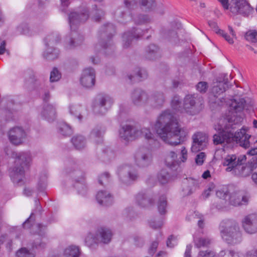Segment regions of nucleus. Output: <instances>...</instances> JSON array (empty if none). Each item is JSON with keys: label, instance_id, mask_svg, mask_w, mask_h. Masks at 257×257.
Listing matches in <instances>:
<instances>
[{"label": "nucleus", "instance_id": "obj_22", "mask_svg": "<svg viewBox=\"0 0 257 257\" xmlns=\"http://www.w3.org/2000/svg\"><path fill=\"white\" fill-rule=\"evenodd\" d=\"M165 101L164 93L161 91L153 92L150 96H149V106L154 108L161 107Z\"/></svg>", "mask_w": 257, "mask_h": 257}, {"label": "nucleus", "instance_id": "obj_43", "mask_svg": "<svg viewBox=\"0 0 257 257\" xmlns=\"http://www.w3.org/2000/svg\"><path fill=\"white\" fill-rule=\"evenodd\" d=\"M141 8L146 12L152 11L156 6L155 0H139Z\"/></svg>", "mask_w": 257, "mask_h": 257}, {"label": "nucleus", "instance_id": "obj_60", "mask_svg": "<svg viewBox=\"0 0 257 257\" xmlns=\"http://www.w3.org/2000/svg\"><path fill=\"white\" fill-rule=\"evenodd\" d=\"M110 175L107 172L102 174L98 177V182L100 184L103 185L109 182Z\"/></svg>", "mask_w": 257, "mask_h": 257}, {"label": "nucleus", "instance_id": "obj_51", "mask_svg": "<svg viewBox=\"0 0 257 257\" xmlns=\"http://www.w3.org/2000/svg\"><path fill=\"white\" fill-rule=\"evenodd\" d=\"M165 37L172 42L176 43L178 41L177 33L175 30H168L165 32Z\"/></svg>", "mask_w": 257, "mask_h": 257}, {"label": "nucleus", "instance_id": "obj_9", "mask_svg": "<svg viewBox=\"0 0 257 257\" xmlns=\"http://www.w3.org/2000/svg\"><path fill=\"white\" fill-rule=\"evenodd\" d=\"M26 137V132L22 127H14L8 132L9 140L15 146L23 144Z\"/></svg>", "mask_w": 257, "mask_h": 257}, {"label": "nucleus", "instance_id": "obj_50", "mask_svg": "<svg viewBox=\"0 0 257 257\" xmlns=\"http://www.w3.org/2000/svg\"><path fill=\"white\" fill-rule=\"evenodd\" d=\"M216 196L225 201V202L228 200L229 195L228 189L226 188H223L218 189L216 192Z\"/></svg>", "mask_w": 257, "mask_h": 257}, {"label": "nucleus", "instance_id": "obj_46", "mask_svg": "<svg viewBox=\"0 0 257 257\" xmlns=\"http://www.w3.org/2000/svg\"><path fill=\"white\" fill-rule=\"evenodd\" d=\"M97 238L96 232L95 233H88L85 239V244L89 247H93L95 244L99 243L98 241L96 239Z\"/></svg>", "mask_w": 257, "mask_h": 257}, {"label": "nucleus", "instance_id": "obj_29", "mask_svg": "<svg viewBox=\"0 0 257 257\" xmlns=\"http://www.w3.org/2000/svg\"><path fill=\"white\" fill-rule=\"evenodd\" d=\"M98 203L103 206H109L112 204L113 198L111 194L106 191H100L96 195Z\"/></svg>", "mask_w": 257, "mask_h": 257}, {"label": "nucleus", "instance_id": "obj_20", "mask_svg": "<svg viewBox=\"0 0 257 257\" xmlns=\"http://www.w3.org/2000/svg\"><path fill=\"white\" fill-rule=\"evenodd\" d=\"M131 98L133 103L136 105H149V95L143 90L135 89L132 94Z\"/></svg>", "mask_w": 257, "mask_h": 257}, {"label": "nucleus", "instance_id": "obj_27", "mask_svg": "<svg viewBox=\"0 0 257 257\" xmlns=\"http://www.w3.org/2000/svg\"><path fill=\"white\" fill-rule=\"evenodd\" d=\"M97 240L99 243H108L111 239L112 235L111 230L107 228L100 227L96 231Z\"/></svg>", "mask_w": 257, "mask_h": 257}, {"label": "nucleus", "instance_id": "obj_4", "mask_svg": "<svg viewBox=\"0 0 257 257\" xmlns=\"http://www.w3.org/2000/svg\"><path fill=\"white\" fill-rule=\"evenodd\" d=\"M221 238L228 244L234 245L242 240V234L237 223L233 220H222L219 226Z\"/></svg>", "mask_w": 257, "mask_h": 257}, {"label": "nucleus", "instance_id": "obj_49", "mask_svg": "<svg viewBox=\"0 0 257 257\" xmlns=\"http://www.w3.org/2000/svg\"><path fill=\"white\" fill-rule=\"evenodd\" d=\"M17 257H35V253L26 247H22L16 252Z\"/></svg>", "mask_w": 257, "mask_h": 257}, {"label": "nucleus", "instance_id": "obj_31", "mask_svg": "<svg viewBox=\"0 0 257 257\" xmlns=\"http://www.w3.org/2000/svg\"><path fill=\"white\" fill-rule=\"evenodd\" d=\"M138 204L142 207H148L154 203V200L147 194L143 192L138 193L136 196Z\"/></svg>", "mask_w": 257, "mask_h": 257}, {"label": "nucleus", "instance_id": "obj_19", "mask_svg": "<svg viewBox=\"0 0 257 257\" xmlns=\"http://www.w3.org/2000/svg\"><path fill=\"white\" fill-rule=\"evenodd\" d=\"M135 159L138 166L145 167L150 163L151 161V155L148 149L142 148L139 149L136 152Z\"/></svg>", "mask_w": 257, "mask_h": 257}, {"label": "nucleus", "instance_id": "obj_7", "mask_svg": "<svg viewBox=\"0 0 257 257\" xmlns=\"http://www.w3.org/2000/svg\"><path fill=\"white\" fill-rule=\"evenodd\" d=\"M226 83L227 81L217 80L213 82L209 94L210 101L218 104H219V102L222 103L225 101V99L223 97H218L225 91Z\"/></svg>", "mask_w": 257, "mask_h": 257}, {"label": "nucleus", "instance_id": "obj_14", "mask_svg": "<svg viewBox=\"0 0 257 257\" xmlns=\"http://www.w3.org/2000/svg\"><path fill=\"white\" fill-rule=\"evenodd\" d=\"M246 159V156L240 155L238 158L235 155H227L223 160V165L226 166V171H232L233 169H237L239 166Z\"/></svg>", "mask_w": 257, "mask_h": 257}, {"label": "nucleus", "instance_id": "obj_48", "mask_svg": "<svg viewBox=\"0 0 257 257\" xmlns=\"http://www.w3.org/2000/svg\"><path fill=\"white\" fill-rule=\"evenodd\" d=\"M82 107L79 105H71L69 107L70 113L73 115L75 117L78 118L79 120H81L82 119V115L80 114V110Z\"/></svg>", "mask_w": 257, "mask_h": 257}, {"label": "nucleus", "instance_id": "obj_45", "mask_svg": "<svg viewBox=\"0 0 257 257\" xmlns=\"http://www.w3.org/2000/svg\"><path fill=\"white\" fill-rule=\"evenodd\" d=\"M157 179L161 184H164L169 181L170 175L166 169H162L158 173Z\"/></svg>", "mask_w": 257, "mask_h": 257}, {"label": "nucleus", "instance_id": "obj_32", "mask_svg": "<svg viewBox=\"0 0 257 257\" xmlns=\"http://www.w3.org/2000/svg\"><path fill=\"white\" fill-rule=\"evenodd\" d=\"M35 209L31 213L30 216L23 223V226L24 228H29L32 225L33 223L34 222V215L35 213H41L42 207L40 204L39 201L38 200H35Z\"/></svg>", "mask_w": 257, "mask_h": 257}, {"label": "nucleus", "instance_id": "obj_15", "mask_svg": "<svg viewBox=\"0 0 257 257\" xmlns=\"http://www.w3.org/2000/svg\"><path fill=\"white\" fill-rule=\"evenodd\" d=\"M80 81L81 85L84 87H93L95 82V72L94 69L87 68L84 69Z\"/></svg>", "mask_w": 257, "mask_h": 257}, {"label": "nucleus", "instance_id": "obj_11", "mask_svg": "<svg viewBox=\"0 0 257 257\" xmlns=\"http://www.w3.org/2000/svg\"><path fill=\"white\" fill-rule=\"evenodd\" d=\"M119 137L121 139L125 140H133L141 137L140 129L130 124L123 125L119 130Z\"/></svg>", "mask_w": 257, "mask_h": 257}, {"label": "nucleus", "instance_id": "obj_47", "mask_svg": "<svg viewBox=\"0 0 257 257\" xmlns=\"http://www.w3.org/2000/svg\"><path fill=\"white\" fill-rule=\"evenodd\" d=\"M58 131L60 134L65 136H69L72 133L70 126L64 122L59 123Z\"/></svg>", "mask_w": 257, "mask_h": 257}, {"label": "nucleus", "instance_id": "obj_3", "mask_svg": "<svg viewBox=\"0 0 257 257\" xmlns=\"http://www.w3.org/2000/svg\"><path fill=\"white\" fill-rule=\"evenodd\" d=\"M11 157L15 160L14 167L10 170V175L14 183L19 184L24 177L25 168L32 161V156L28 152H12Z\"/></svg>", "mask_w": 257, "mask_h": 257}, {"label": "nucleus", "instance_id": "obj_18", "mask_svg": "<svg viewBox=\"0 0 257 257\" xmlns=\"http://www.w3.org/2000/svg\"><path fill=\"white\" fill-rule=\"evenodd\" d=\"M192 140L191 151L193 152H197L205 147L207 137L204 133L198 132L194 134L192 136Z\"/></svg>", "mask_w": 257, "mask_h": 257}, {"label": "nucleus", "instance_id": "obj_35", "mask_svg": "<svg viewBox=\"0 0 257 257\" xmlns=\"http://www.w3.org/2000/svg\"><path fill=\"white\" fill-rule=\"evenodd\" d=\"M180 163L177 158V154L174 151L170 152L166 156L165 159L166 165L170 167L173 168Z\"/></svg>", "mask_w": 257, "mask_h": 257}, {"label": "nucleus", "instance_id": "obj_28", "mask_svg": "<svg viewBox=\"0 0 257 257\" xmlns=\"http://www.w3.org/2000/svg\"><path fill=\"white\" fill-rule=\"evenodd\" d=\"M41 115L48 121H53L56 117V111L55 106L50 104L44 105Z\"/></svg>", "mask_w": 257, "mask_h": 257}, {"label": "nucleus", "instance_id": "obj_17", "mask_svg": "<svg viewBox=\"0 0 257 257\" xmlns=\"http://www.w3.org/2000/svg\"><path fill=\"white\" fill-rule=\"evenodd\" d=\"M143 35V31L141 29L134 28L132 31L125 32L122 36V47L124 49L129 48L132 40L138 39Z\"/></svg>", "mask_w": 257, "mask_h": 257}, {"label": "nucleus", "instance_id": "obj_16", "mask_svg": "<svg viewBox=\"0 0 257 257\" xmlns=\"http://www.w3.org/2000/svg\"><path fill=\"white\" fill-rule=\"evenodd\" d=\"M242 226L244 230L250 234L257 232V215L249 214L245 216L242 221Z\"/></svg>", "mask_w": 257, "mask_h": 257}, {"label": "nucleus", "instance_id": "obj_41", "mask_svg": "<svg viewBox=\"0 0 257 257\" xmlns=\"http://www.w3.org/2000/svg\"><path fill=\"white\" fill-rule=\"evenodd\" d=\"M71 142L74 147L77 150L83 149L86 145V140L82 136H76L71 139Z\"/></svg>", "mask_w": 257, "mask_h": 257}, {"label": "nucleus", "instance_id": "obj_34", "mask_svg": "<svg viewBox=\"0 0 257 257\" xmlns=\"http://www.w3.org/2000/svg\"><path fill=\"white\" fill-rule=\"evenodd\" d=\"M130 15L131 16V17L133 22L136 25H142L151 22V19L147 15L139 14L133 16L130 12L126 18Z\"/></svg>", "mask_w": 257, "mask_h": 257}, {"label": "nucleus", "instance_id": "obj_40", "mask_svg": "<svg viewBox=\"0 0 257 257\" xmlns=\"http://www.w3.org/2000/svg\"><path fill=\"white\" fill-rule=\"evenodd\" d=\"M80 254L79 248L75 245L69 246L64 251V255L65 257H79Z\"/></svg>", "mask_w": 257, "mask_h": 257}, {"label": "nucleus", "instance_id": "obj_63", "mask_svg": "<svg viewBox=\"0 0 257 257\" xmlns=\"http://www.w3.org/2000/svg\"><path fill=\"white\" fill-rule=\"evenodd\" d=\"M198 256L199 257H217L215 253L213 251L210 250L200 251Z\"/></svg>", "mask_w": 257, "mask_h": 257}, {"label": "nucleus", "instance_id": "obj_59", "mask_svg": "<svg viewBox=\"0 0 257 257\" xmlns=\"http://www.w3.org/2000/svg\"><path fill=\"white\" fill-rule=\"evenodd\" d=\"M215 189V185L213 184H209L207 188L204 191L202 194V197L204 199H207L209 197L211 193L213 192Z\"/></svg>", "mask_w": 257, "mask_h": 257}, {"label": "nucleus", "instance_id": "obj_25", "mask_svg": "<svg viewBox=\"0 0 257 257\" xmlns=\"http://www.w3.org/2000/svg\"><path fill=\"white\" fill-rule=\"evenodd\" d=\"M196 99L195 95H187L184 100L183 107L185 110L191 115L198 113L196 109Z\"/></svg>", "mask_w": 257, "mask_h": 257}, {"label": "nucleus", "instance_id": "obj_53", "mask_svg": "<svg viewBox=\"0 0 257 257\" xmlns=\"http://www.w3.org/2000/svg\"><path fill=\"white\" fill-rule=\"evenodd\" d=\"M140 131L141 132V137H144L147 140H154V135L149 128H143L140 129Z\"/></svg>", "mask_w": 257, "mask_h": 257}, {"label": "nucleus", "instance_id": "obj_21", "mask_svg": "<svg viewBox=\"0 0 257 257\" xmlns=\"http://www.w3.org/2000/svg\"><path fill=\"white\" fill-rule=\"evenodd\" d=\"M83 37L76 32H71L69 37L65 41V47L66 49H72L80 46L83 42Z\"/></svg>", "mask_w": 257, "mask_h": 257}, {"label": "nucleus", "instance_id": "obj_58", "mask_svg": "<svg viewBox=\"0 0 257 257\" xmlns=\"http://www.w3.org/2000/svg\"><path fill=\"white\" fill-rule=\"evenodd\" d=\"M220 257H240L238 252L232 250H222L219 253Z\"/></svg>", "mask_w": 257, "mask_h": 257}, {"label": "nucleus", "instance_id": "obj_36", "mask_svg": "<svg viewBox=\"0 0 257 257\" xmlns=\"http://www.w3.org/2000/svg\"><path fill=\"white\" fill-rule=\"evenodd\" d=\"M167 206L166 196L165 195L159 196L157 201V207L159 213L161 215L165 214L167 212Z\"/></svg>", "mask_w": 257, "mask_h": 257}, {"label": "nucleus", "instance_id": "obj_56", "mask_svg": "<svg viewBox=\"0 0 257 257\" xmlns=\"http://www.w3.org/2000/svg\"><path fill=\"white\" fill-rule=\"evenodd\" d=\"M95 10L92 19L95 22H99L104 16V12L102 10L97 9L96 6H95Z\"/></svg>", "mask_w": 257, "mask_h": 257}, {"label": "nucleus", "instance_id": "obj_26", "mask_svg": "<svg viewBox=\"0 0 257 257\" xmlns=\"http://www.w3.org/2000/svg\"><path fill=\"white\" fill-rule=\"evenodd\" d=\"M182 187L183 195L188 196L199 187V182L192 178L186 179L183 182Z\"/></svg>", "mask_w": 257, "mask_h": 257}, {"label": "nucleus", "instance_id": "obj_5", "mask_svg": "<svg viewBox=\"0 0 257 257\" xmlns=\"http://www.w3.org/2000/svg\"><path fill=\"white\" fill-rule=\"evenodd\" d=\"M115 33V27L113 24L107 23L101 27L98 32V44L95 46V49L99 51V47L104 53L110 54L114 50V47L111 41Z\"/></svg>", "mask_w": 257, "mask_h": 257}, {"label": "nucleus", "instance_id": "obj_64", "mask_svg": "<svg viewBox=\"0 0 257 257\" xmlns=\"http://www.w3.org/2000/svg\"><path fill=\"white\" fill-rule=\"evenodd\" d=\"M46 179L47 176L46 175H44L41 177L38 185V188L40 191H42L46 188Z\"/></svg>", "mask_w": 257, "mask_h": 257}, {"label": "nucleus", "instance_id": "obj_55", "mask_svg": "<svg viewBox=\"0 0 257 257\" xmlns=\"http://www.w3.org/2000/svg\"><path fill=\"white\" fill-rule=\"evenodd\" d=\"M172 108L177 111L181 110V99L178 96H175L171 101Z\"/></svg>", "mask_w": 257, "mask_h": 257}, {"label": "nucleus", "instance_id": "obj_6", "mask_svg": "<svg viewBox=\"0 0 257 257\" xmlns=\"http://www.w3.org/2000/svg\"><path fill=\"white\" fill-rule=\"evenodd\" d=\"M225 10L229 9L234 14L248 16L252 9L246 0H218Z\"/></svg>", "mask_w": 257, "mask_h": 257}, {"label": "nucleus", "instance_id": "obj_44", "mask_svg": "<svg viewBox=\"0 0 257 257\" xmlns=\"http://www.w3.org/2000/svg\"><path fill=\"white\" fill-rule=\"evenodd\" d=\"M148 73L144 69L138 68L136 72V76L133 75H127V78L130 82L135 81V77H138V80L140 81L147 78Z\"/></svg>", "mask_w": 257, "mask_h": 257}, {"label": "nucleus", "instance_id": "obj_33", "mask_svg": "<svg viewBox=\"0 0 257 257\" xmlns=\"http://www.w3.org/2000/svg\"><path fill=\"white\" fill-rule=\"evenodd\" d=\"M61 37L56 32L48 34L44 39L46 47H54V46L60 42Z\"/></svg>", "mask_w": 257, "mask_h": 257}, {"label": "nucleus", "instance_id": "obj_54", "mask_svg": "<svg viewBox=\"0 0 257 257\" xmlns=\"http://www.w3.org/2000/svg\"><path fill=\"white\" fill-rule=\"evenodd\" d=\"M61 77V74L56 68H54L51 72L50 81L51 82L58 81Z\"/></svg>", "mask_w": 257, "mask_h": 257}, {"label": "nucleus", "instance_id": "obj_12", "mask_svg": "<svg viewBox=\"0 0 257 257\" xmlns=\"http://www.w3.org/2000/svg\"><path fill=\"white\" fill-rule=\"evenodd\" d=\"M88 11L86 9H83L80 13L78 12H72L69 15V22L71 31H75L77 25L85 22L88 18Z\"/></svg>", "mask_w": 257, "mask_h": 257}, {"label": "nucleus", "instance_id": "obj_42", "mask_svg": "<svg viewBox=\"0 0 257 257\" xmlns=\"http://www.w3.org/2000/svg\"><path fill=\"white\" fill-rule=\"evenodd\" d=\"M232 171L235 175L242 177L248 176L252 172L251 169H250L246 164L244 166H239L236 170L233 169Z\"/></svg>", "mask_w": 257, "mask_h": 257}, {"label": "nucleus", "instance_id": "obj_23", "mask_svg": "<svg viewBox=\"0 0 257 257\" xmlns=\"http://www.w3.org/2000/svg\"><path fill=\"white\" fill-rule=\"evenodd\" d=\"M248 197L243 195L240 192H233L228 197L229 203L232 205L241 206L247 204L248 202Z\"/></svg>", "mask_w": 257, "mask_h": 257}, {"label": "nucleus", "instance_id": "obj_61", "mask_svg": "<svg viewBox=\"0 0 257 257\" xmlns=\"http://www.w3.org/2000/svg\"><path fill=\"white\" fill-rule=\"evenodd\" d=\"M155 13L159 15H163L164 14L165 12V8L164 6L161 4H156V6L154 8V9L152 11Z\"/></svg>", "mask_w": 257, "mask_h": 257}, {"label": "nucleus", "instance_id": "obj_10", "mask_svg": "<svg viewBox=\"0 0 257 257\" xmlns=\"http://www.w3.org/2000/svg\"><path fill=\"white\" fill-rule=\"evenodd\" d=\"M118 175L120 180L125 184H128L131 181L136 180L138 177L136 169L129 165L119 167Z\"/></svg>", "mask_w": 257, "mask_h": 257}, {"label": "nucleus", "instance_id": "obj_2", "mask_svg": "<svg viewBox=\"0 0 257 257\" xmlns=\"http://www.w3.org/2000/svg\"><path fill=\"white\" fill-rule=\"evenodd\" d=\"M155 128L160 138L170 145H177L188 134L187 130L181 127L177 119L170 110L164 111L158 117Z\"/></svg>", "mask_w": 257, "mask_h": 257}, {"label": "nucleus", "instance_id": "obj_30", "mask_svg": "<svg viewBox=\"0 0 257 257\" xmlns=\"http://www.w3.org/2000/svg\"><path fill=\"white\" fill-rule=\"evenodd\" d=\"M145 56L146 59L152 60L160 57L159 48L155 44L149 45L146 48Z\"/></svg>", "mask_w": 257, "mask_h": 257}, {"label": "nucleus", "instance_id": "obj_13", "mask_svg": "<svg viewBox=\"0 0 257 257\" xmlns=\"http://www.w3.org/2000/svg\"><path fill=\"white\" fill-rule=\"evenodd\" d=\"M66 172L68 174H72V177L76 182L74 187L78 191L79 194L84 195L86 192V186L83 183V174L78 170H72L67 168Z\"/></svg>", "mask_w": 257, "mask_h": 257}, {"label": "nucleus", "instance_id": "obj_62", "mask_svg": "<svg viewBox=\"0 0 257 257\" xmlns=\"http://www.w3.org/2000/svg\"><path fill=\"white\" fill-rule=\"evenodd\" d=\"M216 33L221 35L223 37L225 40L228 42L229 44H233L234 41L233 38H231L229 35H227L224 31L219 29L218 31H216Z\"/></svg>", "mask_w": 257, "mask_h": 257}, {"label": "nucleus", "instance_id": "obj_1", "mask_svg": "<svg viewBox=\"0 0 257 257\" xmlns=\"http://www.w3.org/2000/svg\"><path fill=\"white\" fill-rule=\"evenodd\" d=\"M245 101L243 98L233 99L229 102V110L226 117L221 118L214 128L217 133L213 135V143L215 145L229 144L235 142L239 146L247 149L250 147L251 135L247 134V129L242 127L234 134L230 130L235 128L234 125L240 124L243 118L237 114L244 107Z\"/></svg>", "mask_w": 257, "mask_h": 257}, {"label": "nucleus", "instance_id": "obj_37", "mask_svg": "<svg viewBox=\"0 0 257 257\" xmlns=\"http://www.w3.org/2000/svg\"><path fill=\"white\" fill-rule=\"evenodd\" d=\"M103 131L100 126H96L91 131L90 139L96 143H100L102 142V135Z\"/></svg>", "mask_w": 257, "mask_h": 257}, {"label": "nucleus", "instance_id": "obj_39", "mask_svg": "<svg viewBox=\"0 0 257 257\" xmlns=\"http://www.w3.org/2000/svg\"><path fill=\"white\" fill-rule=\"evenodd\" d=\"M195 245L200 248L201 247L207 246L211 243V240L208 237L198 236L195 234L194 236Z\"/></svg>", "mask_w": 257, "mask_h": 257}, {"label": "nucleus", "instance_id": "obj_52", "mask_svg": "<svg viewBox=\"0 0 257 257\" xmlns=\"http://www.w3.org/2000/svg\"><path fill=\"white\" fill-rule=\"evenodd\" d=\"M245 39L251 43L257 42V31L250 30L247 32L245 35Z\"/></svg>", "mask_w": 257, "mask_h": 257}, {"label": "nucleus", "instance_id": "obj_57", "mask_svg": "<svg viewBox=\"0 0 257 257\" xmlns=\"http://www.w3.org/2000/svg\"><path fill=\"white\" fill-rule=\"evenodd\" d=\"M196 89L201 93H205L208 88V83L205 81H200L196 86Z\"/></svg>", "mask_w": 257, "mask_h": 257}, {"label": "nucleus", "instance_id": "obj_8", "mask_svg": "<svg viewBox=\"0 0 257 257\" xmlns=\"http://www.w3.org/2000/svg\"><path fill=\"white\" fill-rule=\"evenodd\" d=\"M113 103L112 98L106 94L99 95L93 106V111L100 114H105Z\"/></svg>", "mask_w": 257, "mask_h": 257}, {"label": "nucleus", "instance_id": "obj_24", "mask_svg": "<svg viewBox=\"0 0 257 257\" xmlns=\"http://www.w3.org/2000/svg\"><path fill=\"white\" fill-rule=\"evenodd\" d=\"M124 6L117 10V15L120 18L125 20L130 11L133 9L137 4V0H124Z\"/></svg>", "mask_w": 257, "mask_h": 257}, {"label": "nucleus", "instance_id": "obj_38", "mask_svg": "<svg viewBox=\"0 0 257 257\" xmlns=\"http://www.w3.org/2000/svg\"><path fill=\"white\" fill-rule=\"evenodd\" d=\"M59 55V50L55 47H46L43 54L44 57L47 60H53L57 58Z\"/></svg>", "mask_w": 257, "mask_h": 257}]
</instances>
